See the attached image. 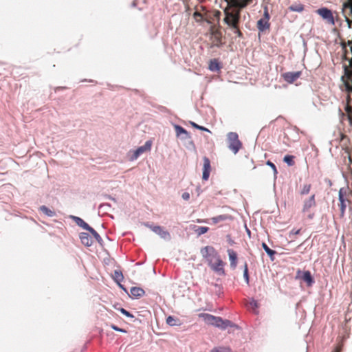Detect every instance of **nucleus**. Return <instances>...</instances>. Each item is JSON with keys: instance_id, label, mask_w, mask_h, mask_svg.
I'll return each mask as SVG.
<instances>
[{"instance_id": "obj_1", "label": "nucleus", "mask_w": 352, "mask_h": 352, "mask_svg": "<svg viewBox=\"0 0 352 352\" xmlns=\"http://www.w3.org/2000/svg\"><path fill=\"white\" fill-rule=\"evenodd\" d=\"M341 45L344 50L342 60L349 62V65H343L344 75L341 77V80L344 87V91L348 94L346 98V105H351L352 101L350 96L352 94V41L342 42Z\"/></svg>"}, {"instance_id": "obj_2", "label": "nucleus", "mask_w": 352, "mask_h": 352, "mask_svg": "<svg viewBox=\"0 0 352 352\" xmlns=\"http://www.w3.org/2000/svg\"><path fill=\"white\" fill-rule=\"evenodd\" d=\"M338 206L340 211V215L342 218L344 217L346 207H349L351 211L350 218L352 221V190L349 187H344L340 189Z\"/></svg>"}, {"instance_id": "obj_3", "label": "nucleus", "mask_w": 352, "mask_h": 352, "mask_svg": "<svg viewBox=\"0 0 352 352\" xmlns=\"http://www.w3.org/2000/svg\"><path fill=\"white\" fill-rule=\"evenodd\" d=\"M316 206V195H311L309 198L305 199L302 202L301 211L303 214H307L309 219L314 217L315 214L311 211Z\"/></svg>"}, {"instance_id": "obj_4", "label": "nucleus", "mask_w": 352, "mask_h": 352, "mask_svg": "<svg viewBox=\"0 0 352 352\" xmlns=\"http://www.w3.org/2000/svg\"><path fill=\"white\" fill-rule=\"evenodd\" d=\"M202 256L206 259L208 265L213 262V260L221 258L217 250L212 246H206L201 250Z\"/></svg>"}, {"instance_id": "obj_5", "label": "nucleus", "mask_w": 352, "mask_h": 352, "mask_svg": "<svg viewBox=\"0 0 352 352\" xmlns=\"http://www.w3.org/2000/svg\"><path fill=\"white\" fill-rule=\"evenodd\" d=\"M228 141L229 148L236 154L242 146L241 142L239 140L238 134L234 132H230L228 134Z\"/></svg>"}, {"instance_id": "obj_6", "label": "nucleus", "mask_w": 352, "mask_h": 352, "mask_svg": "<svg viewBox=\"0 0 352 352\" xmlns=\"http://www.w3.org/2000/svg\"><path fill=\"white\" fill-rule=\"evenodd\" d=\"M342 14L349 28L352 26V0H347L342 5Z\"/></svg>"}, {"instance_id": "obj_7", "label": "nucleus", "mask_w": 352, "mask_h": 352, "mask_svg": "<svg viewBox=\"0 0 352 352\" xmlns=\"http://www.w3.org/2000/svg\"><path fill=\"white\" fill-rule=\"evenodd\" d=\"M210 41L212 46L219 47L221 45L222 35L220 30L215 28L214 25L210 26Z\"/></svg>"}, {"instance_id": "obj_8", "label": "nucleus", "mask_w": 352, "mask_h": 352, "mask_svg": "<svg viewBox=\"0 0 352 352\" xmlns=\"http://www.w3.org/2000/svg\"><path fill=\"white\" fill-rule=\"evenodd\" d=\"M240 15L239 12H226L225 22L230 27L236 28L239 25Z\"/></svg>"}, {"instance_id": "obj_9", "label": "nucleus", "mask_w": 352, "mask_h": 352, "mask_svg": "<svg viewBox=\"0 0 352 352\" xmlns=\"http://www.w3.org/2000/svg\"><path fill=\"white\" fill-rule=\"evenodd\" d=\"M151 146L152 142L150 140L146 141L144 145L138 147L135 151H133L132 155L131 156V160H135L144 153L149 151L151 148Z\"/></svg>"}, {"instance_id": "obj_10", "label": "nucleus", "mask_w": 352, "mask_h": 352, "mask_svg": "<svg viewBox=\"0 0 352 352\" xmlns=\"http://www.w3.org/2000/svg\"><path fill=\"white\" fill-rule=\"evenodd\" d=\"M317 13L324 19H326L328 23L332 25L335 24L334 18L330 10L326 8H320L317 10Z\"/></svg>"}, {"instance_id": "obj_11", "label": "nucleus", "mask_w": 352, "mask_h": 352, "mask_svg": "<svg viewBox=\"0 0 352 352\" xmlns=\"http://www.w3.org/2000/svg\"><path fill=\"white\" fill-rule=\"evenodd\" d=\"M221 12L219 11L206 12H204V21H206L211 25H214V20H219Z\"/></svg>"}, {"instance_id": "obj_12", "label": "nucleus", "mask_w": 352, "mask_h": 352, "mask_svg": "<svg viewBox=\"0 0 352 352\" xmlns=\"http://www.w3.org/2000/svg\"><path fill=\"white\" fill-rule=\"evenodd\" d=\"M217 263H213L212 262L208 265L210 267V268L217 273L219 275H224L225 274V270L223 269V266L225 265L224 262L221 260V258L217 260Z\"/></svg>"}, {"instance_id": "obj_13", "label": "nucleus", "mask_w": 352, "mask_h": 352, "mask_svg": "<svg viewBox=\"0 0 352 352\" xmlns=\"http://www.w3.org/2000/svg\"><path fill=\"white\" fill-rule=\"evenodd\" d=\"M301 72H285L282 74L283 78L288 83L294 82L301 76Z\"/></svg>"}, {"instance_id": "obj_14", "label": "nucleus", "mask_w": 352, "mask_h": 352, "mask_svg": "<svg viewBox=\"0 0 352 352\" xmlns=\"http://www.w3.org/2000/svg\"><path fill=\"white\" fill-rule=\"evenodd\" d=\"M203 175L202 179L205 181L208 180L211 171L210 161L207 157H203Z\"/></svg>"}, {"instance_id": "obj_15", "label": "nucleus", "mask_w": 352, "mask_h": 352, "mask_svg": "<svg viewBox=\"0 0 352 352\" xmlns=\"http://www.w3.org/2000/svg\"><path fill=\"white\" fill-rule=\"evenodd\" d=\"M253 0H227L228 3L233 7L243 8L250 4Z\"/></svg>"}, {"instance_id": "obj_16", "label": "nucleus", "mask_w": 352, "mask_h": 352, "mask_svg": "<svg viewBox=\"0 0 352 352\" xmlns=\"http://www.w3.org/2000/svg\"><path fill=\"white\" fill-rule=\"evenodd\" d=\"M216 320H214L213 325L214 327H219L221 329H226L228 327L232 326V322L228 320H223L220 317L216 316Z\"/></svg>"}, {"instance_id": "obj_17", "label": "nucleus", "mask_w": 352, "mask_h": 352, "mask_svg": "<svg viewBox=\"0 0 352 352\" xmlns=\"http://www.w3.org/2000/svg\"><path fill=\"white\" fill-rule=\"evenodd\" d=\"M227 252L229 256V260L230 261V267L234 270L237 265V254L232 249H228Z\"/></svg>"}, {"instance_id": "obj_18", "label": "nucleus", "mask_w": 352, "mask_h": 352, "mask_svg": "<svg viewBox=\"0 0 352 352\" xmlns=\"http://www.w3.org/2000/svg\"><path fill=\"white\" fill-rule=\"evenodd\" d=\"M152 230L164 239L170 238L169 232L164 230L160 226H154L153 228H152Z\"/></svg>"}, {"instance_id": "obj_19", "label": "nucleus", "mask_w": 352, "mask_h": 352, "mask_svg": "<svg viewBox=\"0 0 352 352\" xmlns=\"http://www.w3.org/2000/svg\"><path fill=\"white\" fill-rule=\"evenodd\" d=\"M81 243L86 246H91L93 243L91 238L87 233L82 232L80 234Z\"/></svg>"}, {"instance_id": "obj_20", "label": "nucleus", "mask_w": 352, "mask_h": 352, "mask_svg": "<svg viewBox=\"0 0 352 352\" xmlns=\"http://www.w3.org/2000/svg\"><path fill=\"white\" fill-rule=\"evenodd\" d=\"M270 26V24L269 23V21L261 19L257 22V28L261 32H263L265 30L269 29Z\"/></svg>"}, {"instance_id": "obj_21", "label": "nucleus", "mask_w": 352, "mask_h": 352, "mask_svg": "<svg viewBox=\"0 0 352 352\" xmlns=\"http://www.w3.org/2000/svg\"><path fill=\"white\" fill-rule=\"evenodd\" d=\"M145 292L143 289L138 287H133L131 289V294L134 298H140L144 295Z\"/></svg>"}, {"instance_id": "obj_22", "label": "nucleus", "mask_w": 352, "mask_h": 352, "mask_svg": "<svg viewBox=\"0 0 352 352\" xmlns=\"http://www.w3.org/2000/svg\"><path fill=\"white\" fill-rule=\"evenodd\" d=\"M72 218L78 226L87 230L90 229L91 227L81 218L75 216H72Z\"/></svg>"}, {"instance_id": "obj_23", "label": "nucleus", "mask_w": 352, "mask_h": 352, "mask_svg": "<svg viewBox=\"0 0 352 352\" xmlns=\"http://www.w3.org/2000/svg\"><path fill=\"white\" fill-rule=\"evenodd\" d=\"M231 216L228 214H221L217 217H214L211 219L213 223L216 224L221 221H224L228 219H231Z\"/></svg>"}, {"instance_id": "obj_24", "label": "nucleus", "mask_w": 352, "mask_h": 352, "mask_svg": "<svg viewBox=\"0 0 352 352\" xmlns=\"http://www.w3.org/2000/svg\"><path fill=\"white\" fill-rule=\"evenodd\" d=\"M302 279L307 283L308 286H311L314 283V279L309 271L303 272Z\"/></svg>"}, {"instance_id": "obj_25", "label": "nucleus", "mask_w": 352, "mask_h": 352, "mask_svg": "<svg viewBox=\"0 0 352 352\" xmlns=\"http://www.w3.org/2000/svg\"><path fill=\"white\" fill-rule=\"evenodd\" d=\"M201 316L204 318V322L210 325H213L214 320H217L216 316L208 314H201Z\"/></svg>"}, {"instance_id": "obj_26", "label": "nucleus", "mask_w": 352, "mask_h": 352, "mask_svg": "<svg viewBox=\"0 0 352 352\" xmlns=\"http://www.w3.org/2000/svg\"><path fill=\"white\" fill-rule=\"evenodd\" d=\"M208 68L212 72H217L221 69V67L217 59H212L209 63Z\"/></svg>"}, {"instance_id": "obj_27", "label": "nucleus", "mask_w": 352, "mask_h": 352, "mask_svg": "<svg viewBox=\"0 0 352 352\" xmlns=\"http://www.w3.org/2000/svg\"><path fill=\"white\" fill-rule=\"evenodd\" d=\"M166 323L172 327L181 325L180 320L171 316L166 318Z\"/></svg>"}, {"instance_id": "obj_28", "label": "nucleus", "mask_w": 352, "mask_h": 352, "mask_svg": "<svg viewBox=\"0 0 352 352\" xmlns=\"http://www.w3.org/2000/svg\"><path fill=\"white\" fill-rule=\"evenodd\" d=\"M112 276L113 280L119 285L124 280L123 274L120 270H115Z\"/></svg>"}, {"instance_id": "obj_29", "label": "nucleus", "mask_w": 352, "mask_h": 352, "mask_svg": "<svg viewBox=\"0 0 352 352\" xmlns=\"http://www.w3.org/2000/svg\"><path fill=\"white\" fill-rule=\"evenodd\" d=\"M174 128H175L177 136L179 137L182 135H185L186 137L188 136V131L185 129H184L182 126H179V125H175Z\"/></svg>"}, {"instance_id": "obj_30", "label": "nucleus", "mask_w": 352, "mask_h": 352, "mask_svg": "<svg viewBox=\"0 0 352 352\" xmlns=\"http://www.w3.org/2000/svg\"><path fill=\"white\" fill-rule=\"evenodd\" d=\"M289 10L293 12H300L304 10V6L301 3H294L289 7Z\"/></svg>"}, {"instance_id": "obj_31", "label": "nucleus", "mask_w": 352, "mask_h": 352, "mask_svg": "<svg viewBox=\"0 0 352 352\" xmlns=\"http://www.w3.org/2000/svg\"><path fill=\"white\" fill-rule=\"evenodd\" d=\"M295 156L287 155L284 157L283 161L285 162L289 166H292L295 164L294 162Z\"/></svg>"}, {"instance_id": "obj_32", "label": "nucleus", "mask_w": 352, "mask_h": 352, "mask_svg": "<svg viewBox=\"0 0 352 352\" xmlns=\"http://www.w3.org/2000/svg\"><path fill=\"white\" fill-rule=\"evenodd\" d=\"M39 210L43 212L45 215L48 217H54L55 216V212L49 209L45 206H42L40 207Z\"/></svg>"}, {"instance_id": "obj_33", "label": "nucleus", "mask_w": 352, "mask_h": 352, "mask_svg": "<svg viewBox=\"0 0 352 352\" xmlns=\"http://www.w3.org/2000/svg\"><path fill=\"white\" fill-rule=\"evenodd\" d=\"M246 305L248 308L251 309L254 312H256V309L258 307V303L254 299H251Z\"/></svg>"}, {"instance_id": "obj_34", "label": "nucleus", "mask_w": 352, "mask_h": 352, "mask_svg": "<svg viewBox=\"0 0 352 352\" xmlns=\"http://www.w3.org/2000/svg\"><path fill=\"white\" fill-rule=\"evenodd\" d=\"M311 185L310 184H304L300 189V194L301 195H306L310 192Z\"/></svg>"}, {"instance_id": "obj_35", "label": "nucleus", "mask_w": 352, "mask_h": 352, "mask_svg": "<svg viewBox=\"0 0 352 352\" xmlns=\"http://www.w3.org/2000/svg\"><path fill=\"white\" fill-rule=\"evenodd\" d=\"M345 111L347 115V118L350 125L352 126V107L351 105H346Z\"/></svg>"}, {"instance_id": "obj_36", "label": "nucleus", "mask_w": 352, "mask_h": 352, "mask_svg": "<svg viewBox=\"0 0 352 352\" xmlns=\"http://www.w3.org/2000/svg\"><path fill=\"white\" fill-rule=\"evenodd\" d=\"M88 231L92 234V236L95 238V239L98 243H101L102 242V238L100 237L99 234L94 228H92L91 227L90 229Z\"/></svg>"}, {"instance_id": "obj_37", "label": "nucleus", "mask_w": 352, "mask_h": 352, "mask_svg": "<svg viewBox=\"0 0 352 352\" xmlns=\"http://www.w3.org/2000/svg\"><path fill=\"white\" fill-rule=\"evenodd\" d=\"M193 17L197 22L203 21H204V13L201 14V12L197 11L195 12L193 14Z\"/></svg>"}, {"instance_id": "obj_38", "label": "nucleus", "mask_w": 352, "mask_h": 352, "mask_svg": "<svg viewBox=\"0 0 352 352\" xmlns=\"http://www.w3.org/2000/svg\"><path fill=\"white\" fill-rule=\"evenodd\" d=\"M262 247L270 256L272 257L276 254V252L274 250H271L265 243H262Z\"/></svg>"}, {"instance_id": "obj_39", "label": "nucleus", "mask_w": 352, "mask_h": 352, "mask_svg": "<svg viewBox=\"0 0 352 352\" xmlns=\"http://www.w3.org/2000/svg\"><path fill=\"white\" fill-rule=\"evenodd\" d=\"M243 277H244L247 284H249L248 267V264L246 262L244 264Z\"/></svg>"}, {"instance_id": "obj_40", "label": "nucleus", "mask_w": 352, "mask_h": 352, "mask_svg": "<svg viewBox=\"0 0 352 352\" xmlns=\"http://www.w3.org/2000/svg\"><path fill=\"white\" fill-rule=\"evenodd\" d=\"M190 124L192 127L195 128V129H197L199 130H201V131H208L209 133H210V131L208 130V129H206V127L204 126H200V125H198L197 124H196L195 122H190Z\"/></svg>"}, {"instance_id": "obj_41", "label": "nucleus", "mask_w": 352, "mask_h": 352, "mask_svg": "<svg viewBox=\"0 0 352 352\" xmlns=\"http://www.w3.org/2000/svg\"><path fill=\"white\" fill-rule=\"evenodd\" d=\"M208 230L209 228L208 227H198L195 231L199 235H201L206 233Z\"/></svg>"}, {"instance_id": "obj_42", "label": "nucleus", "mask_w": 352, "mask_h": 352, "mask_svg": "<svg viewBox=\"0 0 352 352\" xmlns=\"http://www.w3.org/2000/svg\"><path fill=\"white\" fill-rule=\"evenodd\" d=\"M119 311L122 314H124V316H126V317H129V318H133V315L131 314L130 312H129L128 311H126V309H124V308H120L119 309Z\"/></svg>"}, {"instance_id": "obj_43", "label": "nucleus", "mask_w": 352, "mask_h": 352, "mask_svg": "<svg viewBox=\"0 0 352 352\" xmlns=\"http://www.w3.org/2000/svg\"><path fill=\"white\" fill-rule=\"evenodd\" d=\"M110 327L111 329H113L115 331L122 332V333H126V331L125 329H121L113 324H111L110 325Z\"/></svg>"}, {"instance_id": "obj_44", "label": "nucleus", "mask_w": 352, "mask_h": 352, "mask_svg": "<svg viewBox=\"0 0 352 352\" xmlns=\"http://www.w3.org/2000/svg\"><path fill=\"white\" fill-rule=\"evenodd\" d=\"M262 19L267 20V21L270 20V14H269L268 9L267 7H265V8H264V14H263V17Z\"/></svg>"}, {"instance_id": "obj_45", "label": "nucleus", "mask_w": 352, "mask_h": 352, "mask_svg": "<svg viewBox=\"0 0 352 352\" xmlns=\"http://www.w3.org/2000/svg\"><path fill=\"white\" fill-rule=\"evenodd\" d=\"M234 29V32L239 36V37H241L242 36V32H241V30H239V25H236V28H233Z\"/></svg>"}, {"instance_id": "obj_46", "label": "nucleus", "mask_w": 352, "mask_h": 352, "mask_svg": "<svg viewBox=\"0 0 352 352\" xmlns=\"http://www.w3.org/2000/svg\"><path fill=\"white\" fill-rule=\"evenodd\" d=\"M346 152L348 154L349 160L351 164H352V150H350L349 148L346 149ZM351 173H352V169H351Z\"/></svg>"}, {"instance_id": "obj_47", "label": "nucleus", "mask_w": 352, "mask_h": 352, "mask_svg": "<svg viewBox=\"0 0 352 352\" xmlns=\"http://www.w3.org/2000/svg\"><path fill=\"white\" fill-rule=\"evenodd\" d=\"M342 349V344H338L333 352H341Z\"/></svg>"}, {"instance_id": "obj_48", "label": "nucleus", "mask_w": 352, "mask_h": 352, "mask_svg": "<svg viewBox=\"0 0 352 352\" xmlns=\"http://www.w3.org/2000/svg\"><path fill=\"white\" fill-rule=\"evenodd\" d=\"M182 198L184 199V200H188L190 199V194L188 192H184L182 194Z\"/></svg>"}, {"instance_id": "obj_49", "label": "nucleus", "mask_w": 352, "mask_h": 352, "mask_svg": "<svg viewBox=\"0 0 352 352\" xmlns=\"http://www.w3.org/2000/svg\"><path fill=\"white\" fill-rule=\"evenodd\" d=\"M267 164L269 165L270 166H271L274 169V172H276V166L272 162H271L270 161H268L267 162Z\"/></svg>"}, {"instance_id": "obj_50", "label": "nucleus", "mask_w": 352, "mask_h": 352, "mask_svg": "<svg viewBox=\"0 0 352 352\" xmlns=\"http://www.w3.org/2000/svg\"><path fill=\"white\" fill-rule=\"evenodd\" d=\"M221 349H222V347H219V348H218V347H214V348H213V349L210 351V352H221Z\"/></svg>"}, {"instance_id": "obj_51", "label": "nucleus", "mask_w": 352, "mask_h": 352, "mask_svg": "<svg viewBox=\"0 0 352 352\" xmlns=\"http://www.w3.org/2000/svg\"><path fill=\"white\" fill-rule=\"evenodd\" d=\"M345 139L346 140H349V138H347L346 135H345L343 133H341V135H340V142H343Z\"/></svg>"}, {"instance_id": "obj_52", "label": "nucleus", "mask_w": 352, "mask_h": 352, "mask_svg": "<svg viewBox=\"0 0 352 352\" xmlns=\"http://www.w3.org/2000/svg\"><path fill=\"white\" fill-rule=\"evenodd\" d=\"M221 352H231L230 349L222 347Z\"/></svg>"}, {"instance_id": "obj_53", "label": "nucleus", "mask_w": 352, "mask_h": 352, "mask_svg": "<svg viewBox=\"0 0 352 352\" xmlns=\"http://www.w3.org/2000/svg\"><path fill=\"white\" fill-rule=\"evenodd\" d=\"M300 229H299V230H292V231H291V234H298L300 233Z\"/></svg>"}, {"instance_id": "obj_54", "label": "nucleus", "mask_w": 352, "mask_h": 352, "mask_svg": "<svg viewBox=\"0 0 352 352\" xmlns=\"http://www.w3.org/2000/svg\"><path fill=\"white\" fill-rule=\"evenodd\" d=\"M217 261L216 260H213V263H216Z\"/></svg>"}]
</instances>
